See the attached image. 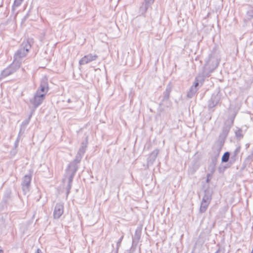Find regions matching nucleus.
Here are the masks:
<instances>
[{
  "mask_svg": "<svg viewBox=\"0 0 253 253\" xmlns=\"http://www.w3.org/2000/svg\"><path fill=\"white\" fill-rule=\"evenodd\" d=\"M20 67V66L16 64L15 62L13 61V62L7 67L6 68L4 69L0 74L1 78H5L14 73H15L17 70H18Z\"/></svg>",
  "mask_w": 253,
  "mask_h": 253,
  "instance_id": "nucleus-6",
  "label": "nucleus"
},
{
  "mask_svg": "<svg viewBox=\"0 0 253 253\" xmlns=\"http://www.w3.org/2000/svg\"><path fill=\"white\" fill-rule=\"evenodd\" d=\"M197 90L198 88H196L195 87L191 86L187 92V97L189 98H192L197 92Z\"/></svg>",
  "mask_w": 253,
  "mask_h": 253,
  "instance_id": "nucleus-24",
  "label": "nucleus"
},
{
  "mask_svg": "<svg viewBox=\"0 0 253 253\" xmlns=\"http://www.w3.org/2000/svg\"><path fill=\"white\" fill-rule=\"evenodd\" d=\"M213 156L211 157V162L210 164L215 166L217 163V158L219 157L222 148H218V145L214 144L212 146Z\"/></svg>",
  "mask_w": 253,
  "mask_h": 253,
  "instance_id": "nucleus-13",
  "label": "nucleus"
},
{
  "mask_svg": "<svg viewBox=\"0 0 253 253\" xmlns=\"http://www.w3.org/2000/svg\"><path fill=\"white\" fill-rule=\"evenodd\" d=\"M98 55L96 54H88L84 56L79 61V64L80 65H84L88 64L93 61L96 60L98 58Z\"/></svg>",
  "mask_w": 253,
  "mask_h": 253,
  "instance_id": "nucleus-11",
  "label": "nucleus"
},
{
  "mask_svg": "<svg viewBox=\"0 0 253 253\" xmlns=\"http://www.w3.org/2000/svg\"><path fill=\"white\" fill-rule=\"evenodd\" d=\"M86 148H85L84 147L81 146L78 153L84 155L85 152Z\"/></svg>",
  "mask_w": 253,
  "mask_h": 253,
  "instance_id": "nucleus-32",
  "label": "nucleus"
},
{
  "mask_svg": "<svg viewBox=\"0 0 253 253\" xmlns=\"http://www.w3.org/2000/svg\"><path fill=\"white\" fill-rule=\"evenodd\" d=\"M64 211V206L63 204L57 203L53 211V216L55 219H58L62 215Z\"/></svg>",
  "mask_w": 253,
  "mask_h": 253,
  "instance_id": "nucleus-14",
  "label": "nucleus"
},
{
  "mask_svg": "<svg viewBox=\"0 0 253 253\" xmlns=\"http://www.w3.org/2000/svg\"><path fill=\"white\" fill-rule=\"evenodd\" d=\"M83 156L77 153L75 159L68 165L66 171L76 173L79 168L78 164L81 161Z\"/></svg>",
  "mask_w": 253,
  "mask_h": 253,
  "instance_id": "nucleus-5",
  "label": "nucleus"
},
{
  "mask_svg": "<svg viewBox=\"0 0 253 253\" xmlns=\"http://www.w3.org/2000/svg\"><path fill=\"white\" fill-rule=\"evenodd\" d=\"M233 124V120H232L231 124H225L222 128V132L219 136V138L214 144L218 145V148H222L225 143V140Z\"/></svg>",
  "mask_w": 253,
  "mask_h": 253,
  "instance_id": "nucleus-3",
  "label": "nucleus"
},
{
  "mask_svg": "<svg viewBox=\"0 0 253 253\" xmlns=\"http://www.w3.org/2000/svg\"><path fill=\"white\" fill-rule=\"evenodd\" d=\"M208 169L211 172L210 173L213 174L215 170V166L210 164L208 167Z\"/></svg>",
  "mask_w": 253,
  "mask_h": 253,
  "instance_id": "nucleus-31",
  "label": "nucleus"
},
{
  "mask_svg": "<svg viewBox=\"0 0 253 253\" xmlns=\"http://www.w3.org/2000/svg\"><path fill=\"white\" fill-rule=\"evenodd\" d=\"M211 202L208 201H204V200H202L201 206L200 208L199 211L200 213H203L206 212L207 211L209 204Z\"/></svg>",
  "mask_w": 253,
  "mask_h": 253,
  "instance_id": "nucleus-22",
  "label": "nucleus"
},
{
  "mask_svg": "<svg viewBox=\"0 0 253 253\" xmlns=\"http://www.w3.org/2000/svg\"><path fill=\"white\" fill-rule=\"evenodd\" d=\"M154 0H145L142 5L139 8V13L141 15H144L148 10L150 5L153 3Z\"/></svg>",
  "mask_w": 253,
  "mask_h": 253,
  "instance_id": "nucleus-17",
  "label": "nucleus"
},
{
  "mask_svg": "<svg viewBox=\"0 0 253 253\" xmlns=\"http://www.w3.org/2000/svg\"><path fill=\"white\" fill-rule=\"evenodd\" d=\"M253 161V153L249 155L247 158L246 159L245 162L249 164H251V163Z\"/></svg>",
  "mask_w": 253,
  "mask_h": 253,
  "instance_id": "nucleus-27",
  "label": "nucleus"
},
{
  "mask_svg": "<svg viewBox=\"0 0 253 253\" xmlns=\"http://www.w3.org/2000/svg\"><path fill=\"white\" fill-rule=\"evenodd\" d=\"M0 253H3V251L1 249H0Z\"/></svg>",
  "mask_w": 253,
  "mask_h": 253,
  "instance_id": "nucleus-39",
  "label": "nucleus"
},
{
  "mask_svg": "<svg viewBox=\"0 0 253 253\" xmlns=\"http://www.w3.org/2000/svg\"><path fill=\"white\" fill-rule=\"evenodd\" d=\"M67 174L69 176L68 177V183L66 187V196L68 197V195L70 192V190L72 188V184L73 178L76 173L73 172H69V171H66Z\"/></svg>",
  "mask_w": 253,
  "mask_h": 253,
  "instance_id": "nucleus-16",
  "label": "nucleus"
},
{
  "mask_svg": "<svg viewBox=\"0 0 253 253\" xmlns=\"http://www.w3.org/2000/svg\"><path fill=\"white\" fill-rule=\"evenodd\" d=\"M230 153L229 152H226L223 155L221 161L222 163H226L228 162L230 159Z\"/></svg>",
  "mask_w": 253,
  "mask_h": 253,
  "instance_id": "nucleus-25",
  "label": "nucleus"
},
{
  "mask_svg": "<svg viewBox=\"0 0 253 253\" xmlns=\"http://www.w3.org/2000/svg\"><path fill=\"white\" fill-rule=\"evenodd\" d=\"M220 100V95L219 93H214L211 95V98L208 101V108L209 109L216 106Z\"/></svg>",
  "mask_w": 253,
  "mask_h": 253,
  "instance_id": "nucleus-10",
  "label": "nucleus"
},
{
  "mask_svg": "<svg viewBox=\"0 0 253 253\" xmlns=\"http://www.w3.org/2000/svg\"><path fill=\"white\" fill-rule=\"evenodd\" d=\"M45 97L43 94H39L38 93H35L34 97L30 100V103L33 105V109L32 111L33 113L35 111V110L42 103Z\"/></svg>",
  "mask_w": 253,
  "mask_h": 253,
  "instance_id": "nucleus-7",
  "label": "nucleus"
},
{
  "mask_svg": "<svg viewBox=\"0 0 253 253\" xmlns=\"http://www.w3.org/2000/svg\"><path fill=\"white\" fill-rule=\"evenodd\" d=\"M212 174L211 173H208L207 174V179H206V182L207 183L209 182L211 178L212 177Z\"/></svg>",
  "mask_w": 253,
  "mask_h": 253,
  "instance_id": "nucleus-34",
  "label": "nucleus"
},
{
  "mask_svg": "<svg viewBox=\"0 0 253 253\" xmlns=\"http://www.w3.org/2000/svg\"><path fill=\"white\" fill-rule=\"evenodd\" d=\"M159 150L158 149H155L149 155L147 160V163L148 166H151L153 164L156 160V159L159 154Z\"/></svg>",
  "mask_w": 253,
  "mask_h": 253,
  "instance_id": "nucleus-15",
  "label": "nucleus"
},
{
  "mask_svg": "<svg viewBox=\"0 0 253 253\" xmlns=\"http://www.w3.org/2000/svg\"><path fill=\"white\" fill-rule=\"evenodd\" d=\"M172 88L171 83L169 82L167 85L165 91L163 92V99L159 104V109L161 112L169 110L172 105V102L169 100Z\"/></svg>",
  "mask_w": 253,
  "mask_h": 253,
  "instance_id": "nucleus-2",
  "label": "nucleus"
},
{
  "mask_svg": "<svg viewBox=\"0 0 253 253\" xmlns=\"http://www.w3.org/2000/svg\"><path fill=\"white\" fill-rule=\"evenodd\" d=\"M87 143H88V142H87V137H86L85 140L83 141L82 142L81 146L86 148L87 147Z\"/></svg>",
  "mask_w": 253,
  "mask_h": 253,
  "instance_id": "nucleus-33",
  "label": "nucleus"
},
{
  "mask_svg": "<svg viewBox=\"0 0 253 253\" xmlns=\"http://www.w3.org/2000/svg\"><path fill=\"white\" fill-rule=\"evenodd\" d=\"M212 191L210 188H207L204 191V195L202 200L211 202V200Z\"/></svg>",
  "mask_w": 253,
  "mask_h": 253,
  "instance_id": "nucleus-20",
  "label": "nucleus"
},
{
  "mask_svg": "<svg viewBox=\"0 0 253 253\" xmlns=\"http://www.w3.org/2000/svg\"><path fill=\"white\" fill-rule=\"evenodd\" d=\"M141 232L142 228L141 227H137L135 230L134 236L132 237L131 247L129 250H127L128 253H133L135 252L141 239Z\"/></svg>",
  "mask_w": 253,
  "mask_h": 253,
  "instance_id": "nucleus-4",
  "label": "nucleus"
},
{
  "mask_svg": "<svg viewBox=\"0 0 253 253\" xmlns=\"http://www.w3.org/2000/svg\"><path fill=\"white\" fill-rule=\"evenodd\" d=\"M35 253H42V251L40 249H38Z\"/></svg>",
  "mask_w": 253,
  "mask_h": 253,
  "instance_id": "nucleus-35",
  "label": "nucleus"
},
{
  "mask_svg": "<svg viewBox=\"0 0 253 253\" xmlns=\"http://www.w3.org/2000/svg\"><path fill=\"white\" fill-rule=\"evenodd\" d=\"M32 180V174L25 175L22 179L21 183L22 190L24 192L26 193L29 191Z\"/></svg>",
  "mask_w": 253,
  "mask_h": 253,
  "instance_id": "nucleus-9",
  "label": "nucleus"
},
{
  "mask_svg": "<svg viewBox=\"0 0 253 253\" xmlns=\"http://www.w3.org/2000/svg\"><path fill=\"white\" fill-rule=\"evenodd\" d=\"M200 165L198 162H194L192 165L189 168L188 173L193 174L198 169Z\"/></svg>",
  "mask_w": 253,
  "mask_h": 253,
  "instance_id": "nucleus-21",
  "label": "nucleus"
},
{
  "mask_svg": "<svg viewBox=\"0 0 253 253\" xmlns=\"http://www.w3.org/2000/svg\"><path fill=\"white\" fill-rule=\"evenodd\" d=\"M241 150V147H237L234 151L230 157V163L232 164L236 162L238 158V155L239 154Z\"/></svg>",
  "mask_w": 253,
  "mask_h": 253,
  "instance_id": "nucleus-19",
  "label": "nucleus"
},
{
  "mask_svg": "<svg viewBox=\"0 0 253 253\" xmlns=\"http://www.w3.org/2000/svg\"><path fill=\"white\" fill-rule=\"evenodd\" d=\"M214 60L215 59L212 58V55L210 54L209 55L208 59L206 61V64L204 66L205 72L207 70L209 72L211 73L217 67L218 64L217 63L214 65H212V66H211V63H212Z\"/></svg>",
  "mask_w": 253,
  "mask_h": 253,
  "instance_id": "nucleus-12",
  "label": "nucleus"
},
{
  "mask_svg": "<svg viewBox=\"0 0 253 253\" xmlns=\"http://www.w3.org/2000/svg\"><path fill=\"white\" fill-rule=\"evenodd\" d=\"M18 142H19V140H18V139H17V140H16V141L15 142V145L16 147L17 146Z\"/></svg>",
  "mask_w": 253,
  "mask_h": 253,
  "instance_id": "nucleus-36",
  "label": "nucleus"
},
{
  "mask_svg": "<svg viewBox=\"0 0 253 253\" xmlns=\"http://www.w3.org/2000/svg\"><path fill=\"white\" fill-rule=\"evenodd\" d=\"M34 43L33 39H28L24 41L18 49L15 52L13 56V61L21 66L22 63L24 61L32 45Z\"/></svg>",
  "mask_w": 253,
  "mask_h": 253,
  "instance_id": "nucleus-1",
  "label": "nucleus"
},
{
  "mask_svg": "<svg viewBox=\"0 0 253 253\" xmlns=\"http://www.w3.org/2000/svg\"><path fill=\"white\" fill-rule=\"evenodd\" d=\"M204 81V77L203 76L199 75L197 77H196L194 85H192V87H195L196 88L198 89V86L199 85V84L201 83L202 84Z\"/></svg>",
  "mask_w": 253,
  "mask_h": 253,
  "instance_id": "nucleus-23",
  "label": "nucleus"
},
{
  "mask_svg": "<svg viewBox=\"0 0 253 253\" xmlns=\"http://www.w3.org/2000/svg\"><path fill=\"white\" fill-rule=\"evenodd\" d=\"M235 135L238 138H241L243 137V135L242 134V130L241 129H239L235 132Z\"/></svg>",
  "mask_w": 253,
  "mask_h": 253,
  "instance_id": "nucleus-30",
  "label": "nucleus"
},
{
  "mask_svg": "<svg viewBox=\"0 0 253 253\" xmlns=\"http://www.w3.org/2000/svg\"><path fill=\"white\" fill-rule=\"evenodd\" d=\"M123 238H124V235H122L121 237V238L119 239L118 242H117V248H116V253H118L119 249L121 246V243H122V241Z\"/></svg>",
  "mask_w": 253,
  "mask_h": 253,
  "instance_id": "nucleus-29",
  "label": "nucleus"
},
{
  "mask_svg": "<svg viewBox=\"0 0 253 253\" xmlns=\"http://www.w3.org/2000/svg\"><path fill=\"white\" fill-rule=\"evenodd\" d=\"M23 0H15L12 5V10H14V7H18L20 6Z\"/></svg>",
  "mask_w": 253,
  "mask_h": 253,
  "instance_id": "nucleus-28",
  "label": "nucleus"
},
{
  "mask_svg": "<svg viewBox=\"0 0 253 253\" xmlns=\"http://www.w3.org/2000/svg\"><path fill=\"white\" fill-rule=\"evenodd\" d=\"M220 251V249L219 248V249L216 251V252L215 253H219Z\"/></svg>",
  "mask_w": 253,
  "mask_h": 253,
  "instance_id": "nucleus-37",
  "label": "nucleus"
},
{
  "mask_svg": "<svg viewBox=\"0 0 253 253\" xmlns=\"http://www.w3.org/2000/svg\"><path fill=\"white\" fill-rule=\"evenodd\" d=\"M67 102L68 103H70V102H71V100L70 99H68V100H67Z\"/></svg>",
  "mask_w": 253,
  "mask_h": 253,
  "instance_id": "nucleus-38",
  "label": "nucleus"
},
{
  "mask_svg": "<svg viewBox=\"0 0 253 253\" xmlns=\"http://www.w3.org/2000/svg\"><path fill=\"white\" fill-rule=\"evenodd\" d=\"M33 113V112H31V113L30 114L28 118H27V119H26L25 120H24L22 122V124L21 125V127H20V131H19V134H23L27 126L29 124V122L30 121V120H31V117L32 116Z\"/></svg>",
  "mask_w": 253,
  "mask_h": 253,
  "instance_id": "nucleus-18",
  "label": "nucleus"
},
{
  "mask_svg": "<svg viewBox=\"0 0 253 253\" xmlns=\"http://www.w3.org/2000/svg\"><path fill=\"white\" fill-rule=\"evenodd\" d=\"M49 90L48 79L46 77H43L41 81L40 86L36 91V93L39 94H43L45 97V95Z\"/></svg>",
  "mask_w": 253,
  "mask_h": 253,
  "instance_id": "nucleus-8",
  "label": "nucleus"
},
{
  "mask_svg": "<svg viewBox=\"0 0 253 253\" xmlns=\"http://www.w3.org/2000/svg\"><path fill=\"white\" fill-rule=\"evenodd\" d=\"M253 18V9L251 8L247 12L246 19L248 20H250Z\"/></svg>",
  "mask_w": 253,
  "mask_h": 253,
  "instance_id": "nucleus-26",
  "label": "nucleus"
}]
</instances>
